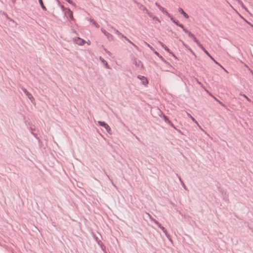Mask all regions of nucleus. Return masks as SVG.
Wrapping results in <instances>:
<instances>
[{
	"label": "nucleus",
	"mask_w": 253,
	"mask_h": 253,
	"mask_svg": "<svg viewBox=\"0 0 253 253\" xmlns=\"http://www.w3.org/2000/svg\"><path fill=\"white\" fill-rule=\"evenodd\" d=\"M199 47H200L202 50L208 55L210 56V53L205 48V47L202 45L201 44V46H199Z\"/></svg>",
	"instance_id": "obj_17"
},
{
	"label": "nucleus",
	"mask_w": 253,
	"mask_h": 253,
	"mask_svg": "<svg viewBox=\"0 0 253 253\" xmlns=\"http://www.w3.org/2000/svg\"><path fill=\"white\" fill-rule=\"evenodd\" d=\"M183 31L188 34V36L191 37V38H193L194 37V35L193 34H192L191 32L189 31L188 30H187L186 28H184V27H183V28L182 29Z\"/></svg>",
	"instance_id": "obj_13"
},
{
	"label": "nucleus",
	"mask_w": 253,
	"mask_h": 253,
	"mask_svg": "<svg viewBox=\"0 0 253 253\" xmlns=\"http://www.w3.org/2000/svg\"><path fill=\"white\" fill-rule=\"evenodd\" d=\"M139 8L143 10L145 13H147L150 17H152V14L149 12L148 9L143 5H141Z\"/></svg>",
	"instance_id": "obj_10"
},
{
	"label": "nucleus",
	"mask_w": 253,
	"mask_h": 253,
	"mask_svg": "<svg viewBox=\"0 0 253 253\" xmlns=\"http://www.w3.org/2000/svg\"><path fill=\"white\" fill-rule=\"evenodd\" d=\"M60 6H61V8L62 9V10L65 11H66L67 8H65L63 5H61Z\"/></svg>",
	"instance_id": "obj_31"
},
{
	"label": "nucleus",
	"mask_w": 253,
	"mask_h": 253,
	"mask_svg": "<svg viewBox=\"0 0 253 253\" xmlns=\"http://www.w3.org/2000/svg\"><path fill=\"white\" fill-rule=\"evenodd\" d=\"M176 176L178 177V179H179L180 183H181V181H183L181 180L180 176H179L177 174H176Z\"/></svg>",
	"instance_id": "obj_38"
},
{
	"label": "nucleus",
	"mask_w": 253,
	"mask_h": 253,
	"mask_svg": "<svg viewBox=\"0 0 253 253\" xmlns=\"http://www.w3.org/2000/svg\"><path fill=\"white\" fill-rule=\"evenodd\" d=\"M135 138H136V139H137L138 141H140V139L137 136H135Z\"/></svg>",
	"instance_id": "obj_46"
},
{
	"label": "nucleus",
	"mask_w": 253,
	"mask_h": 253,
	"mask_svg": "<svg viewBox=\"0 0 253 253\" xmlns=\"http://www.w3.org/2000/svg\"><path fill=\"white\" fill-rule=\"evenodd\" d=\"M170 20L174 24H175L177 26L180 27L182 29L183 28L184 26L182 24L179 23L178 21L174 19L172 16L170 15Z\"/></svg>",
	"instance_id": "obj_8"
},
{
	"label": "nucleus",
	"mask_w": 253,
	"mask_h": 253,
	"mask_svg": "<svg viewBox=\"0 0 253 253\" xmlns=\"http://www.w3.org/2000/svg\"><path fill=\"white\" fill-rule=\"evenodd\" d=\"M68 2H69L70 4H71L72 5H74L75 3L73 2V1L72 0H65Z\"/></svg>",
	"instance_id": "obj_26"
},
{
	"label": "nucleus",
	"mask_w": 253,
	"mask_h": 253,
	"mask_svg": "<svg viewBox=\"0 0 253 253\" xmlns=\"http://www.w3.org/2000/svg\"><path fill=\"white\" fill-rule=\"evenodd\" d=\"M65 14L67 17H69L71 20H74L73 12L69 8L66 9V11H65Z\"/></svg>",
	"instance_id": "obj_4"
},
{
	"label": "nucleus",
	"mask_w": 253,
	"mask_h": 253,
	"mask_svg": "<svg viewBox=\"0 0 253 253\" xmlns=\"http://www.w3.org/2000/svg\"><path fill=\"white\" fill-rule=\"evenodd\" d=\"M122 37L124 38L126 41H127L129 43L132 44V42L130 41L124 35H122Z\"/></svg>",
	"instance_id": "obj_21"
},
{
	"label": "nucleus",
	"mask_w": 253,
	"mask_h": 253,
	"mask_svg": "<svg viewBox=\"0 0 253 253\" xmlns=\"http://www.w3.org/2000/svg\"><path fill=\"white\" fill-rule=\"evenodd\" d=\"M178 11L180 13L182 14L185 18L188 19L189 18L188 15L184 12L182 8L179 7L178 8Z\"/></svg>",
	"instance_id": "obj_12"
},
{
	"label": "nucleus",
	"mask_w": 253,
	"mask_h": 253,
	"mask_svg": "<svg viewBox=\"0 0 253 253\" xmlns=\"http://www.w3.org/2000/svg\"><path fill=\"white\" fill-rule=\"evenodd\" d=\"M212 60H214V59L213 58V57L210 54V56H209Z\"/></svg>",
	"instance_id": "obj_45"
},
{
	"label": "nucleus",
	"mask_w": 253,
	"mask_h": 253,
	"mask_svg": "<svg viewBox=\"0 0 253 253\" xmlns=\"http://www.w3.org/2000/svg\"><path fill=\"white\" fill-rule=\"evenodd\" d=\"M98 123L100 126H103L105 128V129L106 130V131L108 133H109V134L112 133V131H111V129L110 126L105 122H102V121H98Z\"/></svg>",
	"instance_id": "obj_1"
},
{
	"label": "nucleus",
	"mask_w": 253,
	"mask_h": 253,
	"mask_svg": "<svg viewBox=\"0 0 253 253\" xmlns=\"http://www.w3.org/2000/svg\"><path fill=\"white\" fill-rule=\"evenodd\" d=\"M133 64H134L138 68H143V65L141 61L137 60L135 58L133 60Z\"/></svg>",
	"instance_id": "obj_7"
},
{
	"label": "nucleus",
	"mask_w": 253,
	"mask_h": 253,
	"mask_svg": "<svg viewBox=\"0 0 253 253\" xmlns=\"http://www.w3.org/2000/svg\"><path fill=\"white\" fill-rule=\"evenodd\" d=\"M101 31L107 37V39L109 40H113L114 37L111 34L107 32L105 29L101 28Z\"/></svg>",
	"instance_id": "obj_6"
},
{
	"label": "nucleus",
	"mask_w": 253,
	"mask_h": 253,
	"mask_svg": "<svg viewBox=\"0 0 253 253\" xmlns=\"http://www.w3.org/2000/svg\"><path fill=\"white\" fill-rule=\"evenodd\" d=\"M163 119L165 121V122L168 124L169 126H170L172 127H173L174 129H176V127L174 126V125L171 123L170 121H169L168 119V118L165 115H163Z\"/></svg>",
	"instance_id": "obj_9"
},
{
	"label": "nucleus",
	"mask_w": 253,
	"mask_h": 253,
	"mask_svg": "<svg viewBox=\"0 0 253 253\" xmlns=\"http://www.w3.org/2000/svg\"><path fill=\"white\" fill-rule=\"evenodd\" d=\"M182 44L185 47V48H188V47H189V46L187 44L184 43V42H182Z\"/></svg>",
	"instance_id": "obj_34"
},
{
	"label": "nucleus",
	"mask_w": 253,
	"mask_h": 253,
	"mask_svg": "<svg viewBox=\"0 0 253 253\" xmlns=\"http://www.w3.org/2000/svg\"><path fill=\"white\" fill-rule=\"evenodd\" d=\"M85 41L81 39L80 38H78L77 40L76 41V43L79 45H83L85 43Z\"/></svg>",
	"instance_id": "obj_14"
},
{
	"label": "nucleus",
	"mask_w": 253,
	"mask_h": 253,
	"mask_svg": "<svg viewBox=\"0 0 253 253\" xmlns=\"http://www.w3.org/2000/svg\"><path fill=\"white\" fill-rule=\"evenodd\" d=\"M105 175H106L107 177L108 178V179H109L111 182L113 183V181H112V180L111 179H110V177L109 176V175L106 173V172H105Z\"/></svg>",
	"instance_id": "obj_29"
},
{
	"label": "nucleus",
	"mask_w": 253,
	"mask_h": 253,
	"mask_svg": "<svg viewBox=\"0 0 253 253\" xmlns=\"http://www.w3.org/2000/svg\"><path fill=\"white\" fill-rule=\"evenodd\" d=\"M192 119L195 123H197V121L195 120V119L194 118H193L192 117Z\"/></svg>",
	"instance_id": "obj_43"
},
{
	"label": "nucleus",
	"mask_w": 253,
	"mask_h": 253,
	"mask_svg": "<svg viewBox=\"0 0 253 253\" xmlns=\"http://www.w3.org/2000/svg\"><path fill=\"white\" fill-rule=\"evenodd\" d=\"M181 185H182L183 187L186 189V186L185 185L183 181H181Z\"/></svg>",
	"instance_id": "obj_35"
},
{
	"label": "nucleus",
	"mask_w": 253,
	"mask_h": 253,
	"mask_svg": "<svg viewBox=\"0 0 253 253\" xmlns=\"http://www.w3.org/2000/svg\"><path fill=\"white\" fill-rule=\"evenodd\" d=\"M100 59L101 61L105 64L106 67L107 69L110 68L107 62L103 58H102L101 57H100Z\"/></svg>",
	"instance_id": "obj_16"
},
{
	"label": "nucleus",
	"mask_w": 253,
	"mask_h": 253,
	"mask_svg": "<svg viewBox=\"0 0 253 253\" xmlns=\"http://www.w3.org/2000/svg\"><path fill=\"white\" fill-rule=\"evenodd\" d=\"M216 64L219 65L221 67H222V66L219 64L218 63L217 61H216L214 59L213 60Z\"/></svg>",
	"instance_id": "obj_39"
},
{
	"label": "nucleus",
	"mask_w": 253,
	"mask_h": 253,
	"mask_svg": "<svg viewBox=\"0 0 253 253\" xmlns=\"http://www.w3.org/2000/svg\"><path fill=\"white\" fill-rule=\"evenodd\" d=\"M137 50H139V47L136 45H135L134 43H133L132 42V43L131 44Z\"/></svg>",
	"instance_id": "obj_28"
},
{
	"label": "nucleus",
	"mask_w": 253,
	"mask_h": 253,
	"mask_svg": "<svg viewBox=\"0 0 253 253\" xmlns=\"http://www.w3.org/2000/svg\"><path fill=\"white\" fill-rule=\"evenodd\" d=\"M153 20H155L156 21H157L158 22H160V20H159V19L156 17V16H154V15H152V17H151Z\"/></svg>",
	"instance_id": "obj_25"
},
{
	"label": "nucleus",
	"mask_w": 253,
	"mask_h": 253,
	"mask_svg": "<svg viewBox=\"0 0 253 253\" xmlns=\"http://www.w3.org/2000/svg\"><path fill=\"white\" fill-rule=\"evenodd\" d=\"M152 221H154V222L155 224H158V222H158L157 220H156V219H152Z\"/></svg>",
	"instance_id": "obj_37"
},
{
	"label": "nucleus",
	"mask_w": 253,
	"mask_h": 253,
	"mask_svg": "<svg viewBox=\"0 0 253 253\" xmlns=\"http://www.w3.org/2000/svg\"><path fill=\"white\" fill-rule=\"evenodd\" d=\"M240 95H242L244 97H245L246 99H247L249 102H251V100L249 97H248L246 95L242 94V93H240Z\"/></svg>",
	"instance_id": "obj_23"
},
{
	"label": "nucleus",
	"mask_w": 253,
	"mask_h": 253,
	"mask_svg": "<svg viewBox=\"0 0 253 253\" xmlns=\"http://www.w3.org/2000/svg\"><path fill=\"white\" fill-rule=\"evenodd\" d=\"M219 103H220L222 106H224V104H223L222 102H219Z\"/></svg>",
	"instance_id": "obj_47"
},
{
	"label": "nucleus",
	"mask_w": 253,
	"mask_h": 253,
	"mask_svg": "<svg viewBox=\"0 0 253 253\" xmlns=\"http://www.w3.org/2000/svg\"><path fill=\"white\" fill-rule=\"evenodd\" d=\"M166 236L169 239V240L171 241L170 236L169 235V234L168 233H166Z\"/></svg>",
	"instance_id": "obj_30"
},
{
	"label": "nucleus",
	"mask_w": 253,
	"mask_h": 253,
	"mask_svg": "<svg viewBox=\"0 0 253 253\" xmlns=\"http://www.w3.org/2000/svg\"><path fill=\"white\" fill-rule=\"evenodd\" d=\"M22 90L25 93L27 97L33 102V101L34 100V98L31 93L29 92L28 90L24 87H21Z\"/></svg>",
	"instance_id": "obj_2"
},
{
	"label": "nucleus",
	"mask_w": 253,
	"mask_h": 253,
	"mask_svg": "<svg viewBox=\"0 0 253 253\" xmlns=\"http://www.w3.org/2000/svg\"><path fill=\"white\" fill-rule=\"evenodd\" d=\"M163 232H164L165 234H166V233H168L167 231V230H166V229H165V230H163Z\"/></svg>",
	"instance_id": "obj_44"
},
{
	"label": "nucleus",
	"mask_w": 253,
	"mask_h": 253,
	"mask_svg": "<svg viewBox=\"0 0 253 253\" xmlns=\"http://www.w3.org/2000/svg\"><path fill=\"white\" fill-rule=\"evenodd\" d=\"M110 27L114 29L115 32V34H117L118 35H120L121 36V37H122V35H123V34H122L118 30L116 29L115 28H114L113 26H110Z\"/></svg>",
	"instance_id": "obj_18"
},
{
	"label": "nucleus",
	"mask_w": 253,
	"mask_h": 253,
	"mask_svg": "<svg viewBox=\"0 0 253 253\" xmlns=\"http://www.w3.org/2000/svg\"><path fill=\"white\" fill-rule=\"evenodd\" d=\"M41 7L42 8V9L44 10V11H46V7L44 6V4H42V5H41Z\"/></svg>",
	"instance_id": "obj_27"
},
{
	"label": "nucleus",
	"mask_w": 253,
	"mask_h": 253,
	"mask_svg": "<svg viewBox=\"0 0 253 253\" xmlns=\"http://www.w3.org/2000/svg\"><path fill=\"white\" fill-rule=\"evenodd\" d=\"M193 41L197 44L198 46H201V43L199 42V41L197 39V38L194 36V37L192 38Z\"/></svg>",
	"instance_id": "obj_19"
},
{
	"label": "nucleus",
	"mask_w": 253,
	"mask_h": 253,
	"mask_svg": "<svg viewBox=\"0 0 253 253\" xmlns=\"http://www.w3.org/2000/svg\"><path fill=\"white\" fill-rule=\"evenodd\" d=\"M91 21L92 22L93 24L97 28L99 27V25L93 19H91Z\"/></svg>",
	"instance_id": "obj_20"
},
{
	"label": "nucleus",
	"mask_w": 253,
	"mask_h": 253,
	"mask_svg": "<svg viewBox=\"0 0 253 253\" xmlns=\"http://www.w3.org/2000/svg\"><path fill=\"white\" fill-rule=\"evenodd\" d=\"M160 44L161 45V46L166 50L168 52H169V53L171 54L175 58H176V57L175 56V55L173 54L171 51L170 50H169V49L163 43L161 42H160Z\"/></svg>",
	"instance_id": "obj_11"
},
{
	"label": "nucleus",
	"mask_w": 253,
	"mask_h": 253,
	"mask_svg": "<svg viewBox=\"0 0 253 253\" xmlns=\"http://www.w3.org/2000/svg\"><path fill=\"white\" fill-rule=\"evenodd\" d=\"M106 52H107V53H110V51H106Z\"/></svg>",
	"instance_id": "obj_48"
},
{
	"label": "nucleus",
	"mask_w": 253,
	"mask_h": 253,
	"mask_svg": "<svg viewBox=\"0 0 253 253\" xmlns=\"http://www.w3.org/2000/svg\"><path fill=\"white\" fill-rule=\"evenodd\" d=\"M155 5L158 7V8L161 10L164 14L167 15L168 17H170V14H169L167 11L165 9L164 7L161 6L160 4H159L157 2L155 3Z\"/></svg>",
	"instance_id": "obj_5"
},
{
	"label": "nucleus",
	"mask_w": 253,
	"mask_h": 253,
	"mask_svg": "<svg viewBox=\"0 0 253 253\" xmlns=\"http://www.w3.org/2000/svg\"><path fill=\"white\" fill-rule=\"evenodd\" d=\"M192 54H194V52L192 50V49L189 46L187 48Z\"/></svg>",
	"instance_id": "obj_33"
},
{
	"label": "nucleus",
	"mask_w": 253,
	"mask_h": 253,
	"mask_svg": "<svg viewBox=\"0 0 253 253\" xmlns=\"http://www.w3.org/2000/svg\"><path fill=\"white\" fill-rule=\"evenodd\" d=\"M137 78H138L141 81V84L143 85L146 86L148 84V80L145 77H144L143 76H141V75H138L137 76Z\"/></svg>",
	"instance_id": "obj_3"
},
{
	"label": "nucleus",
	"mask_w": 253,
	"mask_h": 253,
	"mask_svg": "<svg viewBox=\"0 0 253 253\" xmlns=\"http://www.w3.org/2000/svg\"><path fill=\"white\" fill-rule=\"evenodd\" d=\"M154 53H155V54H156L158 57H159L161 59V60L162 61H163L164 62H165V63H167L166 60H165V59L162 57V55H160V54H159L157 51H156L154 50Z\"/></svg>",
	"instance_id": "obj_15"
},
{
	"label": "nucleus",
	"mask_w": 253,
	"mask_h": 253,
	"mask_svg": "<svg viewBox=\"0 0 253 253\" xmlns=\"http://www.w3.org/2000/svg\"><path fill=\"white\" fill-rule=\"evenodd\" d=\"M31 128V133L34 135L35 137H36V138H37V134H36L34 132V130H35L34 128H33L32 127H30Z\"/></svg>",
	"instance_id": "obj_22"
},
{
	"label": "nucleus",
	"mask_w": 253,
	"mask_h": 253,
	"mask_svg": "<svg viewBox=\"0 0 253 253\" xmlns=\"http://www.w3.org/2000/svg\"><path fill=\"white\" fill-rule=\"evenodd\" d=\"M39 2L40 5L44 4L43 2L42 1V0H39Z\"/></svg>",
	"instance_id": "obj_36"
},
{
	"label": "nucleus",
	"mask_w": 253,
	"mask_h": 253,
	"mask_svg": "<svg viewBox=\"0 0 253 253\" xmlns=\"http://www.w3.org/2000/svg\"><path fill=\"white\" fill-rule=\"evenodd\" d=\"M161 229H162V231L163 230H165V228L164 227H163V226H162L160 228Z\"/></svg>",
	"instance_id": "obj_41"
},
{
	"label": "nucleus",
	"mask_w": 253,
	"mask_h": 253,
	"mask_svg": "<svg viewBox=\"0 0 253 253\" xmlns=\"http://www.w3.org/2000/svg\"><path fill=\"white\" fill-rule=\"evenodd\" d=\"M145 43L146 45H147L152 50L154 51L155 49L153 47H152L149 44L147 43L146 42H145Z\"/></svg>",
	"instance_id": "obj_24"
},
{
	"label": "nucleus",
	"mask_w": 253,
	"mask_h": 253,
	"mask_svg": "<svg viewBox=\"0 0 253 253\" xmlns=\"http://www.w3.org/2000/svg\"><path fill=\"white\" fill-rule=\"evenodd\" d=\"M192 54H194V52L192 50V49L189 46L187 48Z\"/></svg>",
	"instance_id": "obj_32"
},
{
	"label": "nucleus",
	"mask_w": 253,
	"mask_h": 253,
	"mask_svg": "<svg viewBox=\"0 0 253 253\" xmlns=\"http://www.w3.org/2000/svg\"><path fill=\"white\" fill-rule=\"evenodd\" d=\"M157 225L159 228H160L162 226V224L159 222H158V224H157Z\"/></svg>",
	"instance_id": "obj_42"
},
{
	"label": "nucleus",
	"mask_w": 253,
	"mask_h": 253,
	"mask_svg": "<svg viewBox=\"0 0 253 253\" xmlns=\"http://www.w3.org/2000/svg\"><path fill=\"white\" fill-rule=\"evenodd\" d=\"M178 132H179V133L180 134H182V132L181 131V130L180 129H177L176 128V129H175Z\"/></svg>",
	"instance_id": "obj_40"
}]
</instances>
